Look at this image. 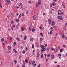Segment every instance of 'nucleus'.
Here are the masks:
<instances>
[{"label": "nucleus", "instance_id": "864d4df0", "mask_svg": "<svg viewBox=\"0 0 67 67\" xmlns=\"http://www.w3.org/2000/svg\"><path fill=\"white\" fill-rule=\"evenodd\" d=\"M41 66V65L40 64H39L38 66V67H40Z\"/></svg>", "mask_w": 67, "mask_h": 67}, {"label": "nucleus", "instance_id": "052dcab7", "mask_svg": "<svg viewBox=\"0 0 67 67\" xmlns=\"http://www.w3.org/2000/svg\"><path fill=\"white\" fill-rule=\"evenodd\" d=\"M52 48V51H54V48Z\"/></svg>", "mask_w": 67, "mask_h": 67}, {"label": "nucleus", "instance_id": "09e8293b", "mask_svg": "<svg viewBox=\"0 0 67 67\" xmlns=\"http://www.w3.org/2000/svg\"><path fill=\"white\" fill-rule=\"evenodd\" d=\"M60 52H63V50L62 49H60Z\"/></svg>", "mask_w": 67, "mask_h": 67}, {"label": "nucleus", "instance_id": "8fccbe9b", "mask_svg": "<svg viewBox=\"0 0 67 67\" xmlns=\"http://www.w3.org/2000/svg\"><path fill=\"white\" fill-rule=\"evenodd\" d=\"M21 15H22V16H24V14L23 13H22Z\"/></svg>", "mask_w": 67, "mask_h": 67}, {"label": "nucleus", "instance_id": "4be33fe9", "mask_svg": "<svg viewBox=\"0 0 67 67\" xmlns=\"http://www.w3.org/2000/svg\"><path fill=\"white\" fill-rule=\"evenodd\" d=\"M51 30L52 31H54V29H53L52 27H51L50 28Z\"/></svg>", "mask_w": 67, "mask_h": 67}, {"label": "nucleus", "instance_id": "2f4dec72", "mask_svg": "<svg viewBox=\"0 0 67 67\" xmlns=\"http://www.w3.org/2000/svg\"><path fill=\"white\" fill-rule=\"evenodd\" d=\"M35 63V61H32V65H33V64H34Z\"/></svg>", "mask_w": 67, "mask_h": 67}, {"label": "nucleus", "instance_id": "0e129e2a", "mask_svg": "<svg viewBox=\"0 0 67 67\" xmlns=\"http://www.w3.org/2000/svg\"><path fill=\"white\" fill-rule=\"evenodd\" d=\"M14 45H15L16 44V43L15 42H14L13 43Z\"/></svg>", "mask_w": 67, "mask_h": 67}, {"label": "nucleus", "instance_id": "9d476101", "mask_svg": "<svg viewBox=\"0 0 67 67\" xmlns=\"http://www.w3.org/2000/svg\"><path fill=\"white\" fill-rule=\"evenodd\" d=\"M26 38H27V36H25L24 37V40L25 41L26 40Z\"/></svg>", "mask_w": 67, "mask_h": 67}, {"label": "nucleus", "instance_id": "4d7b16f0", "mask_svg": "<svg viewBox=\"0 0 67 67\" xmlns=\"http://www.w3.org/2000/svg\"><path fill=\"white\" fill-rule=\"evenodd\" d=\"M29 13V11H27L26 12V14H27Z\"/></svg>", "mask_w": 67, "mask_h": 67}, {"label": "nucleus", "instance_id": "72a5a7b5", "mask_svg": "<svg viewBox=\"0 0 67 67\" xmlns=\"http://www.w3.org/2000/svg\"><path fill=\"white\" fill-rule=\"evenodd\" d=\"M48 59H49V58H47V59L46 60V62H47V61H48Z\"/></svg>", "mask_w": 67, "mask_h": 67}, {"label": "nucleus", "instance_id": "39448f33", "mask_svg": "<svg viewBox=\"0 0 67 67\" xmlns=\"http://www.w3.org/2000/svg\"><path fill=\"white\" fill-rule=\"evenodd\" d=\"M15 21L17 23H19V22L20 21V19H19V18H18V19H15Z\"/></svg>", "mask_w": 67, "mask_h": 67}, {"label": "nucleus", "instance_id": "13d9d810", "mask_svg": "<svg viewBox=\"0 0 67 67\" xmlns=\"http://www.w3.org/2000/svg\"><path fill=\"white\" fill-rule=\"evenodd\" d=\"M43 15H45V13H43Z\"/></svg>", "mask_w": 67, "mask_h": 67}, {"label": "nucleus", "instance_id": "49530a36", "mask_svg": "<svg viewBox=\"0 0 67 67\" xmlns=\"http://www.w3.org/2000/svg\"><path fill=\"white\" fill-rule=\"evenodd\" d=\"M15 25H14L13 26V27H14H14H15Z\"/></svg>", "mask_w": 67, "mask_h": 67}, {"label": "nucleus", "instance_id": "4468645a", "mask_svg": "<svg viewBox=\"0 0 67 67\" xmlns=\"http://www.w3.org/2000/svg\"><path fill=\"white\" fill-rule=\"evenodd\" d=\"M63 30H66V26H64L63 27Z\"/></svg>", "mask_w": 67, "mask_h": 67}, {"label": "nucleus", "instance_id": "ea45409f", "mask_svg": "<svg viewBox=\"0 0 67 67\" xmlns=\"http://www.w3.org/2000/svg\"><path fill=\"white\" fill-rule=\"evenodd\" d=\"M44 55L45 56V58H46V54H44Z\"/></svg>", "mask_w": 67, "mask_h": 67}, {"label": "nucleus", "instance_id": "e2e57ef3", "mask_svg": "<svg viewBox=\"0 0 67 67\" xmlns=\"http://www.w3.org/2000/svg\"><path fill=\"white\" fill-rule=\"evenodd\" d=\"M48 49H49L48 48H47V51H48Z\"/></svg>", "mask_w": 67, "mask_h": 67}, {"label": "nucleus", "instance_id": "a878e982", "mask_svg": "<svg viewBox=\"0 0 67 67\" xmlns=\"http://www.w3.org/2000/svg\"><path fill=\"white\" fill-rule=\"evenodd\" d=\"M34 40V39H33V38H32L30 39V41H33Z\"/></svg>", "mask_w": 67, "mask_h": 67}, {"label": "nucleus", "instance_id": "a211bd4d", "mask_svg": "<svg viewBox=\"0 0 67 67\" xmlns=\"http://www.w3.org/2000/svg\"><path fill=\"white\" fill-rule=\"evenodd\" d=\"M19 5H20V6H21V7H22V6H23V4H22V3H19Z\"/></svg>", "mask_w": 67, "mask_h": 67}, {"label": "nucleus", "instance_id": "f3484780", "mask_svg": "<svg viewBox=\"0 0 67 67\" xmlns=\"http://www.w3.org/2000/svg\"><path fill=\"white\" fill-rule=\"evenodd\" d=\"M13 51H14V52H15V53H17V52H16V50H15L14 49H13Z\"/></svg>", "mask_w": 67, "mask_h": 67}, {"label": "nucleus", "instance_id": "bf43d9fd", "mask_svg": "<svg viewBox=\"0 0 67 67\" xmlns=\"http://www.w3.org/2000/svg\"><path fill=\"white\" fill-rule=\"evenodd\" d=\"M0 7H1V8H2V6L1 4H0Z\"/></svg>", "mask_w": 67, "mask_h": 67}, {"label": "nucleus", "instance_id": "393cba45", "mask_svg": "<svg viewBox=\"0 0 67 67\" xmlns=\"http://www.w3.org/2000/svg\"><path fill=\"white\" fill-rule=\"evenodd\" d=\"M58 56H59V57H60V56H61V54H58Z\"/></svg>", "mask_w": 67, "mask_h": 67}, {"label": "nucleus", "instance_id": "473e14b6", "mask_svg": "<svg viewBox=\"0 0 67 67\" xmlns=\"http://www.w3.org/2000/svg\"><path fill=\"white\" fill-rule=\"evenodd\" d=\"M52 5L53 6L55 5V3L53 2L52 3Z\"/></svg>", "mask_w": 67, "mask_h": 67}, {"label": "nucleus", "instance_id": "4c0bfd02", "mask_svg": "<svg viewBox=\"0 0 67 67\" xmlns=\"http://www.w3.org/2000/svg\"><path fill=\"white\" fill-rule=\"evenodd\" d=\"M48 21L49 22H51V20L49 19L48 20Z\"/></svg>", "mask_w": 67, "mask_h": 67}, {"label": "nucleus", "instance_id": "3c124183", "mask_svg": "<svg viewBox=\"0 0 67 67\" xmlns=\"http://www.w3.org/2000/svg\"><path fill=\"white\" fill-rule=\"evenodd\" d=\"M60 47H58V49H60Z\"/></svg>", "mask_w": 67, "mask_h": 67}, {"label": "nucleus", "instance_id": "338daca9", "mask_svg": "<svg viewBox=\"0 0 67 67\" xmlns=\"http://www.w3.org/2000/svg\"><path fill=\"white\" fill-rule=\"evenodd\" d=\"M11 30H13V27H11Z\"/></svg>", "mask_w": 67, "mask_h": 67}, {"label": "nucleus", "instance_id": "dca6fc26", "mask_svg": "<svg viewBox=\"0 0 67 67\" xmlns=\"http://www.w3.org/2000/svg\"><path fill=\"white\" fill-rule=\"evenodd\" d=\"M4 40V38H2L1 39V41H2V42H3Z\"/></svg>", "mask_w": 67, "mask_h": 67}, {"label": "nucleus", "instance_id": "a19ab883", "mask_svg": "<svg viewBox=\"0 0 67 67\" xmlns=\"http://www.w3.org/2000/svg\"><path fill=\"white\" fill-rule=\"evenodd\" d=\"M11 24H13V20H12L11 22Z\"/></svg>", "mask_w": 67, "mask_h": 67}, {"label": "nucleus", "instance_id": "680f3d73", "mask_svg": "<svg viewBox=\"0 0 67 67\" xmlns=\"http://www.w3.org/2000/svg\"><path fill=\"white\" fill-rule=\"evenodd\" d=\"M47 44H45V46H46V47H47Z\"/></svg>", "mask_w": 67, "mask_h": 67}, {"label": "nucleus", "instance_id": "423d86ee", "mask_svg": "<svg viewBox=\"0 0 67 67\" xmlns=\"http://www.w3.org/2000/svg\"><path fill=\"white\" fill-rule=\"evenodd\" d=\"M62 16H61L60 17L59 16H58V19H60V20H62Z\"/></svg>", "mask_w": 67, "mask_h": 67}, {"label": "nucleus", "instance_id": "a18cd8bd", "mask_svg": "<svg viewBox=\"0 0 67 67\" xmlns=\"http://www.w3.org/2000/svg\"><path fill=\"white\" fill-rule=\"evenodd\" d=\"M36 64H35L33 65V66L34 67H35V66H36Z\"/></svg>", "mask_w": 67, "mask_h": 67}, {"label": "nucleus", "instance_id": "603ef678", "mask_svg": "<svg viewBox=\"0 0 67 67\" xmlns=\"http://www.w3.org/2000/svg\"><path fill=\"white\" fill-rule=\"evenodd\" d=\"M29 65H30V64H31V63H30V61H29Z\"/></svg>", "mask_w": 67, "mask_h": 67}, {"label": "nucleus", "instance_id": "5fc2aeb1", "mask_svg": "<svg viewBox=\"0 0 67 67\" xmlns=\"http://www.w3.org/2000/svg\"><path fill=\"white\" fill-rule=\"evenodd\" d=\"M53 29H55V26H53Z\"/></svg>", "mask_w": 67, "mask_h": 67}, {"label": "nucleus", "instance_id": "5701e85b", "mask_svg": "<svg viewBox=\"0 0 67 67\" xmlns=\"http://www.w3.org/2000/svg\"><path fill=\"white\" fill-rule=\"evenodd\" d=\"M29 31H30V32H31V27H29Z\"/></svg>", "mask_w": 67, "mask_h": 67}, {"label": "nucleus", "instance_id": "f03ea898", "mask_svg": "<svg viewBox=\"0 0 67 67\" xmlns=\"http://www.w3.org/2000/svg\"><path fill=\"white\" fill-rule=\"evenodd\" d=\"M46 50V48H44L43 49H41V53H43L44 51H45Z\"/></svg>", "mask_w": 67, "mask_h": 67}, {"label": "nucleus", "instance_id": "2eb2a0df", "mask_svg": "<svg viewBox=\"0 0 67 67\" xmlns=\"http://www.w3.org/2000/svg\"><path fill=\"white\" fill-rule=\"evenodd\" d=\"M51 57L52 59H53L54 57V55H52L51 56Z\"/></svg>", "mask_w": 67, "mask_h": 67}, {"label": "nucleus", "instance_id": "f257e3e1", "mask_svg": "<svg viewBox=\"0 0 67 67\" xmlns=\"http://www.w3.org/2000/svg\"><path fill=\"white\" fill-rule=\"evenodd\" d=\"M63 13V12L61 10L58 11V14L59 15H61Z\"/></svg>", "mask_w": 67, "mask_h": 67}, {"label": "nucleus", "instance_id": "69168bd1", "mask_svg": "<svg viewBox=\"0 0 67 67\" xmlns=\"http://www.w3.org/2000/svg\"><path fill=\"white\" fill-rule=\"evenodd\" d=\"M22 67H25V66H24V65H23Z\"/></svg>", "mask_w": 67, "mask_h": 67}, {"label": "nucleus", "instance_id": "c03bdc74", "mask_svg": "<svg viewBox=\"0 0 67 67\" xmlns=\"http://www.w3.org/2000/svg\"><path fill=\"white\" fill-rule=\"evenodd\" d=\"M25 51L24 50L23 51V54H24V53H25Z\"/></svg>", "mask_w": 67, "mask_h": 67}, {"label": "nucleus", "instance_id": "b1692460", "mask_svg": "<svg viewBox=\"0 0 67 67\" xmlns=\"http://www.w3.org/2000/svg\"><path fill=\"white\" fill-rule=\"evenodd\" d=\"M32 48H34V44H33L32 45Z\"/></svg>", "mask_w": 67, "mask_h": 67}, {"label": "nucleus", "instance_id": "c756f323", "mask_svg": "<svg viewBox=\"0 0 67 67\" xmlns=\"http://www.w3.org/2000/svg\"><path fill=\"white\" fill-rule=\"evenodd\" d=\"M14 63L15 64H16V63H17V62L16 61V60H14Z\"/></svg>", "mask_w": 67, "mask_h": 67}, {"label": "nucleus", "instance_id": "e433bc0d", "mask_svg": "<svg viewBox=\"0 0 67 67\" xmlns=\"http://www.w3.org/2000/svg\"><path fill=\"white\" fill-rule=\"evenodd\" d=\"M54 51L55 53H56L57 52V49H54Z\"/></svg>", "mask_w": 67, "mask_h": 67}, {"label": "nucleus", "instance_id": "6ab92c4d", "mask_svg": "<svg viewBox=\"0 0 67 67\" xmlns=\"http://www.w3.org/2000/svg\"><path fill=\"white\" fill-rule=\"evenodd\" d=\"M62 37L63 38H64L65 37V36L64 35H62Z\"/></svg>", "mask_w": 67, "mask_h": 67}, {"label": "nucleus", "instance_id": "bb28decb", "mask_svg": "<svg viewBox=\"0 0 67 67\" xmlns=\"http://www.w3.org/2000/svg\"><path fill=\"white\" fill-rule=\"evenodd\" d=\"M39 56H40V54L39 53H38L37 54V56L38 57H39Z\"/></svg>", "mask_w": 67, "mask_h": 67}, {"label": "nucleus", "instance_id": "de8ad7c7", "mask_svg": "<svg viewBox=\"0 0 67 67\" xmlns=\"http://www.w3.org/2000/svg\"><path fill=\"white\" fill-rule=\"evenodd\" d=\"M16 29H18V25H16Z\"/></svg>", "mask_w": 67, "mask_h": 67}, {"label": "nucleus", "instance_id": "aec40b11", "mask_svg": "<svg viewBox=\"0 0 67 67\" xmlns=\"http://www.w3.org/2000/svg\"><path fill=\"white\" fill-rule=\"evenodd\" d=\"M21 30L22 31H24V28H23V27H22L21 28Z\"/></svg>", "mask_w": 67, "mask_h": 67}, {"label": "nucleus", "instance_id": "58836bf2", "mask_svg": "<svg viewBox=\"0 0 67 67\" xmlns=\"http://www.w3.org/2000/svg\"><path fill=\"white\" fill-rule=\"evenodd\" d=\"M53 33V32L52 31H50L49 33V34H51Z\"/></svg>", "mask_w": 67, "mask_h": 67}, {"label": "nucleus", "instance_id": "f704fd0d", "mask_svg": "<svg viewBox=\"0 0 67 67\" xmlns=\"http://www.w3.org/2000/svg\"><path fill=\"white\" fill-rule=\"evenodd\" d=\"M43 57V54H42L41 56V58H42V57Z\"/></svg>", "mask_w": 67, "mask_h": 67}, {"label": "nucleus", "instance_id": "c9c22d12", "mask_svg": "<svg viewBox=\"0 0 67 67\" xmlns=\"http://www.w3.org/2000/svg\"><path fill=\"white\" fill-rule=\"evenodd\" d=\"M16 39L17 41H20V39L18 37L16 38Z\"/></svg>", "mask_w": 67, "mask_h": 67}, {"label": "nucleus", "instance_id": "774afa93", "mask_svg": "<svg viewBox=\"0 0 67 67\" xmlns=\"http://www.w3.org/2000/svg\"><path fill=\"white\" fill-rule=\"evenodd\" d=\"M39 28L40 29H42V27L40 26V27H39Z\"/></svg>", "mask_w": 67, "mask_h": 67}, {"label": "nucleus", "instance_id": "0eeeda50", "mask_svg": "<svg viewBox=\"0 0 67 67\" xmlns=\"http://www.w3.org/2000/svg\"><path fill=\"white\" fill-rule=\"evenodd\" d=\"M33 19L34 20H35L36 19V16L35 15H34L33 17Z\"/></svg>", "mask_w": 67, "mask_h": 67}, {"label": "nucleus", "instance_id": "37998d69", "mask_svg": "<svg viewBox=\"0 0 67 67\" xmlns=\"http://www.w3.org/2000/svg\"><path fill=\"white\" fill-rule=\"evenodd\" d=\"M25 49H26V51H27V50H27V47H25Z\"/></svg>", "mask_w": 67, "mask_h": 67}, {"label": "nucleus", "instance_id": "6e6d98bb", "mask_svg": "<svg viewBox=\"0 0 67 67\" xmlns=\"http://www.w3.org/2000/svg\"><path fill=\"white\" fill-rule=\"evenodd\" d=\"M40 41H42V38H40Z\"/></svg>", "mask_w": 67, "mask_h": 67}, {"label": "nucleus", "instance_id": "9b49d317", "mask_svg": "<svg viewBox=\"0 0 67 67\" xmlns=\"http://www.w3.org/2000/svg\"><path fill=\"white\" fill-rule=\"evenodd\" d=\"M21 16H22V14H20L18 16V18L20 19Z\"/></svg>", "mask_w": 67, "mask_h": 67}, {"label": "nucleus", "instance_id": "7ed1b4c3", "mask_svg": "<svg viewBox=\"0 0 67 67\" xmlns=\"http://www.w3.org/2000/svg\"><path fill=\"white\" fill-rule=\"evenodd\" d=\"M55 23L54 21H52L51 22V24L52 26H53V25H55Z\"/></svg>", "mask_w": 67, "mask_h": 67}, {"label": "nucleus", "instance_id": "20e7f679", "mask_svg": "<svg viewBox=\"0 0 67 67\" xmlns=\"http://www.w3.org/2000/svg\"><path fill=\"white\" fill-rule=\"evenodd\" d=\"M40 47H41L42 49H43L44 47V46L43 45H41V44H40Z\"/></svg>", "mask_w": 67, "mask_h": 67}, {"label": "nucleus", "instance_id": "1a4fd4ad", "mask_svg": "<svg viewBox=\"0 0 67 67\" xmlns=\"http://www.w3.org/2000/svg\"><path fill=\"white\" fill-rule=\"evenodd\" d=\"M41 1L40 0L39 1H38V4L39 5H40L41 4Z\"/></svg>", "mask_w": 67, "mask_h": 67}, {"label": "nucleus", "instance_id": "ddd939ff", "mask_svg": "<svg viewBox=\"0 0 67 67\" xmlns=\"http://www.w3.org/2000/svg\"><path fill=\"white\" fill-rule=\"evenodd\" d=\"M51 56V55L49 54H48V55H47V57H49Z\"/></svg>", "mask_w": 67, "mask_h": 67}, {"label": "nucleus", "instance_id": "c85d7f7f", "mask_svg": "<svg viewBox=\"0 0 67 67\" xmlns=\"http://www.w3.org/2000/svg\"><path fill=\"white\" fill-rule=\"evenodd\" d=\"M36 7H38V4L37 3H36Z\"/></svg>", "mask_w": 67, "mask_h": 67}, {"label": "nucleus", "instance_id": "79ce46f5", "mask_svg": "<svg viewBox=\"0 0 67 67\" xmlns=\"http://www.w3.org/2000/svg\"><path fill=\"white\" fill-rule=\"evenodd\" d=\"M10 40H11V41H12V38L11 37H10Z\"/></svg>", "mask_w": 67, "mask_h": 67}, {"label": "nucleus", "instance_id": "f8f14e48", "mask_svg": "<svg viewBox=\"0 0 67 67\" xmlns=\"http://www.w3.org/2000/svg\"><path fill=\"white\" fill-rule=\"evenodd\" d=\"M28 61L27 60V59H25V63H28Z\"/></svg>", "mask_w": 67, "mask_h": 67}, {"label": "nucleus", "instance_id": "cd10ccee", "mask_svg": "<svg viewBox=\"0 0 67 67\" xmlns=\"http://www.w3.org/2000/svg\"><path fill=\"white\" fill-rule=\"evenodd\" d=\"M11 48V47L10 46H8V49H10Z\"/></svg>", "mask_w": 67, "mask_h": 67}, {"label": "nucleus", "instance_id": "7c9ffc66", "mask_svg": "<svg viewBox=\"0 0 67 67\" xmlns=\"http://www.w3.org/2000/svg\"><path fill=\"white\" fill-rule=\"evenodd\" d=\"M34 31H35V29L34 28H33L32 30V32H34Z\"/></svg>", "mask_w": 67, "mask_h": 67}, {"label": "nucleus", "instance_id": "412c9836", "mask_svg": "<svg viewBox=\"0 0 67 67\" xmlns=\"http://www.w3.org/2000/svg\"><path fill=\"white\" fill-rule=\"evenodd\" d=\"M40 35H41L42 36V37H43V36H44V35H43V34L42 33H40Z\"/></svg>", "mask_w": 67, "mask_h": 67}, {"label": "nucleus", "instance_id": "6e6552de", "mask_svg": "<svg viewBox=\"0 0 67 67\" xmlns=\"http://www.w3.org/2000/svg\"><path fill=\"white\" fill-rule=\"evenodd\" d=\"M6 1H7V3H11V1L10 0H6Z\"/></svg>", "mask_w": 67, "mask_h": 67}]
</instances>
